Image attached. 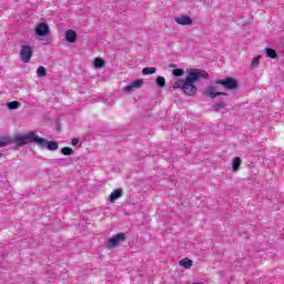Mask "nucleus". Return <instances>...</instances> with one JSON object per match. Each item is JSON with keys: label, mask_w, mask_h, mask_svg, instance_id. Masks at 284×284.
<instances>
[{"label": "nucleus", "mask_w": 284, "mask_h": 284, "mask_svg": "<svg viewBox=\"0 0 284 284\" xmlns=\"http://www.w3.org/2000/svg\"><path fill=\"white\" fill-rule=\"evenodd\" d=\"M260 61H261V55H257V57L253 58L251 67L258 68Z\"/></svg>", "instance_id": "4be33fe9"}, {"label": "nucleus", "mask_w": 284, "mask_h": 284, "mask_svg": "<svg viewBox=\"0 0 284 284\" xmlns=\"http://www.w3.org/2000/svg\"><path fill=\"white\" fill-rule=\"evenodd\" d=\"M31 59H32V47H30V44L22 45L20 50V61H22V63H30Z\"/></svg>", "instance_id": "20e7f679"}, {"label": "nucleus", "mask_w": 284, "mask_h": 284, "mask_svg": "<svg viewBox=\"0 0 284 284\" xmlns=\"http://www.w3.org/2000/svg\"><path fill=\"white\" fill-rule=\"evenodd\" d=\"M37 144L40 145V148H47V150H50L51 152H54V150H59V143L55 141H48L43 138H40L38 135Z\"/></svg>", "instance_id": "39448f33"}, {"label": "nucleus", "mask_w": 284, "mask_h": 284, "mask_svg": "<svg viewBox=\"0 0 284 284\" xmlns=\"http://www.w3.org/2000/svg\"><path fill=\"white\" fill-rule=\"evenodd\" d=\"M122 196H123V190H121V189L114 190L111 193L110 202L114 203V201H116L118 199H121Z\"/></svg>", "instance_id": "f8f14e48"}, {"label": "nucleus", "mask_w": 284, "mask_h": 284, "mask_svg": "<svg viewBox=\"0 0 284 284\" xmlns=\"http://www.w3.org/2000/svg\"><path fill=\"white\" fill-rule=\"evenodd\" d=\"M65 39L68 43H75L77 42V32L72 29L65 32Z\"/></svg>", "instance_id": "9d476101"}, {"label": "nucleus", "mask_w": 284, "mask_h": 284, "mask_svg": "<svg viewBox=\"0 0 284 284\" xmlns=\"http://www.w3.org/2000/svg\"><path fill=\"white\" fill-rule=\"evenodd\" d=\"M239 168H241V158H235L233 160V172H239Z\"/></svg>", "instance_id": "dca6fc26"}, {"label": "nucleus", "mask_w": 284, "mask_h": 284, "mask_svg": "<svg viewBox=\"0 0 284 284\" xmlns=\"http://www.w3.org/2000/svg\"><path fill=\"white\" fill-rule=\"evenodd\" d=\"M236 88H239L236 80L226 78L225 80L215 81L211 85L206 87L204 94L205 97H210V99L227 97V93L223 92V90H236Z\"/></svg>", "instance_id": "f03ea898"}, {"label": "nucleus", "mask_w": 284, "mask_h": 284, "mask_svg": "<svg viewBox=\"0 0 284 284\" xmlns=\"http://www.w3.org/2000/svg\"><path fill=\"white\" fill-rule=\"evenodd\" d=\"M175 23H179V26H192V18L187 16H181L175 18Z\"/></svg>", "instance_id": "1a4fd4ad"}, {"label": "nucleus", "mask_w": 284, "mask_h": 284, "mask_svg": "<svg viewBox=\"0 0 284 284\" xmlns=\"http://www.w3.org/2000/svg\"><path fill=\"white\" fill-rule=\"evenodd\" d=\"M0 156H1V153H0Z\"/></svg>", "instance_id": "a878e982"}, {"label": "nucleus", "mask_w": 284, "mask_h": 284, "mask_svg": "<svg viewBox=\"0 0 284 284\" xmlns=\"http://www.w3.org/2000/svg\"><path fill=\"white\" fill-rule=\"evenodd\" d=\"M19 105H21V103H19V101H12L7 104L9 110H17V109H19Z\"/></svg>", "instance_id": "a211bd4d"}, {"label": "nucleus", "mask_w": 284, "mask_h": 284, "mask_svg": "<svg viewBox=\"0 0 284 284\" xmlns=\"http://www.w3.org/2000/svg\"><path fill=\"white\" fill-rule=\"evenodd\" d=\"M266 57H268L270 59H276L278 55L276 54V50L267 48Z\"/></svg>", "instance_id": "2eb2a0df"}, {"label": "nucleus", "mask_w": 284, "mask_h": 284, "mask_svg": "<svg viewBox=\"0 0 284 284\" xmlns=\"http://www.w3.org/2000/svg\"><path fill=\"white\" fill-rule=\"evenodd\" d=\"M123 241H125V233H119L112 236L111 239H109L105 245L109 250H112L113 247H116L119 243H123Z\"/></svg>", "instance_id": "423d86ee"}, {"label": "nucleus", "mask_w": 284, "mask_h": 284, "mask_svg": "<svg viewBox=\"0 0 284 284\" xmlns=\"http://www.w3.org/2000/svg\"><path fill=\"white\" fill-rule=\"evenodd\" d=\"M36 34L38 37H48V34H50V27L47 23H39L36 27Z\"/></svg>", "instance_id": "0eeeda50"}, {"label": "nucleus", "mask_w": 284, "mask_h": 284, "mask_svg": "<svg viewBox=\"0 0 284 284\" xmlns=\"http://www.w3.org/2000/svg\"><path fill=\"white\" fill-rule=\"evenodd\" d=\"M192 260L185 257V258H182L180 262H179V265L181 267H184L185 270H190L192 267Z\"/></svg>", "instance_id": "ddd939ff"}, {"label": "nucleus", "mask_w": 284, "mask_h": 284, "mask_svg": "<svg viewBox=\"0 0 284 284\" xmlns=\"http://www.w3.org/2000/svg\"><path fill=\"white\" fill-rule=\"evenodd\" d=\"M141 85H143V80L138 79L134 80L133 82H131L130 84H128L126 87L123 88L124 92H134V90H139V88H141Z\"/></svg>", "instance_id": "6e6552de"}, {"label": "nucleus", "mask_w": 284, "mask_h": 284, "mask_svg": "<svg viewBox=\"0 0 284 284\" xmlns=\"http://www.w3.org/2000/svg\"><path fill=\"white\" fill-rule=\"evenodd\" d=\"M156 72V68L146 67L142 70V74H154Z\"/></svg>", "instance_id": "f3484780"}, {"label": "nucleus", "mask_w": 284, "mask_h": 284, "mask_svg": "<svg viewBox=\"0 0 284 284\" xmlns=\"http://www.w3.org/2000/svg\"><path fill=\"white\" fill-rule=\"evenodd\" d=\"M62 154H64V156H71V154H74V150L68 146L62 148Z\"/></svg>", "instance_id": "6ab92c4d"}, {"label": "nucleus", "mask_w": 284, "mask_h": 284, "mask_svg": "<svg viewBox=\"0 0 284 284\" xmlns=\"http://www.w3.org/2000/svg\"><path fill=\"white\" fill-rule=\"evenodd\" d=\"M71 144L79 145V139H77V138L72 139Z\"/></svg>", "instance_id": "393cba45"}, {"label": "nucleus", "mask_w": 284, "mask_h": 284, "mask_svg": "<svg viewBox=\"0 0 284 284\" xmlns=\"http://www.w3.org/2000/svg\"><path fill=\"white\" fill-rule=\"evenodd\" d=\"M39 135L36 132H30L26 135H16L14 143L19 148H23V145H28V143H37Z\"/></svg>", "instance_id": "7ed1b4c3"}, {"label": "nucleus", "mask_w": 284, "mask_h": 284, "mask_svg": "<svg viewBox=\"0 0 284 284\" xmlns=\"http://www.w3.org/2000/svg\"><path fill=\"white\" fill-rule=\"evenodd\" d=\"M156 84L159 85V88H165V78L158 77L156 78Z\"/></svg>", "instance_id": "aec40b11"}, {"label": "nucleus", "mask_w": 284, "mask_h": 284, "mask_svg": "<svg viewBox=\"0 0 284 284\" xmlns=\"http://www.w3.org/2000/svg\"><path fill=\"white\" fill-rule=\"evenodd\" d=\"M48 74V71L45 70V67H39L37 70V75L42 79Z\"/></svg>", "instance_id": "4468645a"}, {"label": "nucleus", "mask_w": 284, "mask_h": 284, "mask_svg": "<svg viewBox=\"0 0 284 284\" xmlns=\"http://www.w3.org/2000/svg\"><path fill=\"white\" fill-rule=\"evenodd\" d=\"M10 143V139L2 136L0 138V148H6Z\"/></svg>", "instance_id": "412c9836"}, {"label": "nucleus", "mask_w": 284, "mask_h": 284, "mask_svg": "<svg viewBox=\"0 0 284 284\" xmlns=\"http://www.w3.org/2000/svg\"><path fill=\"white\" fill-rule=\"evenodd\" d=\"M226 103H227V97H225V99H222V101L213 104L214 112H220V110H225L227 105Z\"/></svg>", "instance_id": "9b49d317"}, {"label": "nucleus", "mask_w": 284, "mask_h": 284, "mask_svg": "<svg viewBox=\"0 0 284 284\" xmlns=\"http://www.w3.org/2000/svg\"><path fill=\"white\" fill-rule=\"evenodd\" d=\"M201 79H207V73L197 69H191L185 80H178L173 83V90L180 88L184 94L192 97L196 94V85L194 83L201 81Z\"/></svg>", "instance_id": "f257e3e1"}, {"label": "nucleus", "mask_w": 284, "mask_h": 284, "mask_svg": "<svg viewBox=\"0 0 284 284\" xmlns=\"http://www.w3.org/2000/svg\"><path fill=\"white\" fill-rule=\"evenodd\" d=\"M93 63H94L95 68H103V65H105V62L99 58H97Z\"/></svg>", "instance_id": "5701e85b"}, {"label": "nucleus", "mask_w": 284, "mask_h": 284, "mask_svg": "<svg viewBox=\"0 0 284 284\" xmlns=\"http://www.w3.org/2000/svg\"><path fill=\"white\" fill-rule=\"evenodd\" d=\"M173 74H174V77H183L184 71H183V69H175V70H173Z\"/></svg>", "instance_id": "b1692460"}]
</instances>
